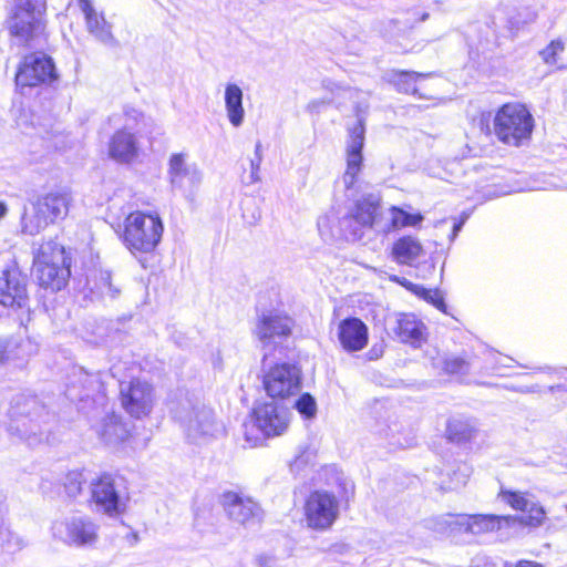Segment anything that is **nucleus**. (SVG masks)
Returning a JSON list of instances; mask_svg holds the SVG:
<instances>
[{"mask_svg": "<svg viewBox=\"0 0 567 567\" xmlns=\"http://www.w3.org/2000/svg\"><path fill=\"white\" fill-rule=\"evenodd\" d=\"M471 470L467 465L463 464L457 467L451 475L449 484L444 487L445 489L453 491L465 486L467 478L470 477Z\"/></svg>", "mask_w": 567, "mask_h": 567, "instance_id": "40", "label": "nucleus"}, {"mask_svg": "<svg viewBox=\"0 0 567 567\" xmlns=\"http://www.w3.org/2000/svg\"><path fill=\"white\" fill-rule=\"evenodd\" d=\"M527 516L525 517H518L516 516L517 520L516 524H525L533 527H538L544 524L546 519V512L543 506H540L538 503L533 501L530 503V506L527 509Z\"/></svg>", "mask_w": 567, "mask_h": 567, "instance_id": "36", "label": "nucleus"}, {"mask_svg": "<svg viewBox=\"0 0 567 567\" xmlns=\"http://www.w3.org/2000/svg\"><path fill=\"white\" fill-rule=\"evenodd\" d=\"M11 435L35 445L47 439L51 414L37 396L19 394L8 410Z\"/></svg>", "mask_w": 567, "mask_h": 567, "instance_id": "1", "label": "nucleus"}, {"mask_svg": "<svg viewBox=\"0 0 567 567\" xmlns=\"http://www.w3.org/2000/svg\"><path fill=\"white\" fill-rule=\"evenodd\" d=\"M533 117L519 103H507L496 113L494 132L499 141L507 145L519 146L529 140L533 131Z\"/></svg>", "mask_w": 567, "mask_h": 567, "instance_id": "9", "label": "nucleus"}, {"mask_svg": "<svg viewBox=\"0 0 567 567\" xmlns=\"http://www.w3.org/2000/svg\"><path fill=\"white\" fill-rule=\"evenodd\" d=\"M185 153H174L168 161V178L172 187L192 196L203 181V173L196 164H188Z\"/></svg>", "mask_w": 567, "mask_h": 567, "instance_id": "17", "label": "nucleus"}, {"mask_svg": "<svg viewBox=\"0 0 567 567\" xmlns=\"http://www.w3.org/2000/svg\"><path fill=\"white\" fill-rule=\"evenodd\" d=\"M447 518H451V520L460 518V514H457V515L456 514H445V515L434 518L432 520V524H433L432 528L435 532L441 533V534L460 532L458 524L449 522L450 519H447Z\"/></svg>", "mask_w": 567, "mask_h": 567, "instance_id": "39", "label": "nucleus"}, {"mask_svg": "<svg viewBox=\"0 0 567 567\" xmlns=\"http://www.w3.org/2000/svg\"><path fill=\"white\" fill-rule=\"evenodd\" d=\"M188 440L198 443L219 431L215 412L198 399L184 398L172 409Z\"/></svg>", "mask_w": 567, "mask_h": 567, "instance_id": "5", "label": "nucleus"}, {"mask_svg": "<svg viewBox=\"0 0 567 567\" xmlns=\"http://www.w3.org/2000/svg\"><path fill=\"white\" fill-rule=\"evenodd\" d=\"M244 93L239 85L228 83L225 87V110L229 123L234 127L243 125L245 120V109L243 105Z\"/></svg>", "mask_w": 567, "mask_h": 567, "instance_id": "26", "label": "nucleus"}, {"mask_svg": "<svg viewBox=\"0 0 567 567\" xmlns=\"http://www.w3.org/2000/svg\"><path fill=\"white\" fill-rule=\"evenodd\" d=\"M90 493L91 505L96 512L115 516L125 511L127 493L120 477L102 474L91 481Z\"/></svg>", "mask_w": 567, "mask_h": 567, "instance_id": "10", "label": "nucleus"}, {"mask_svg": "<svg viewBox=\"0 0 567 567\" xmlns=\"http://www.w3.org/2000/svg\"><path fill=\"white\" fill-rule=\"evenodd\" d=\"M8 358V342L3 339H0V363H2Z\"/></svg>", "mask_w": 567, "mask_h": 567, "instance_id": "49", "label": "nucleus"}, {"mask_svg": "<svg viewBox=\"0 0 567 567\" xmlns=\"http://www.w3.org/2000/svg\"><path fill=\"white\" fill-rule=\"evenodd\" d=\"M423 292L425 299L430 300L437 309L445 312L446 305L439 291L423 289Z\"/></svg>", "mask_w": 567, "mask_h": 567, "instance_id": "45", "label": "nucleus"}, {"mask_svg": "<svg viewBox=\"0 0 567 567\" xmlns=\"http://www.w3.org/2000/svg\"><path fill=\"white\" fill-rule=\"evenodd\" d=\"M323 85H324V87H326V89H328V90H330V91H333V87H332V86H334V84H333V83H331V82L326 83V82H324V83H323Z\"/></svg>", "mask_w": 567, "mask_h": 567, "instance_id": "56", "label": "nucleus"}, {"mask_svg": "<svg viewBox=\"0 0 567 567\" xmlns=\"http://www.w3.org/2000/svg\"><path fill=\"white\" fill-rule=\"evenodd\" d=\"M338 340L347 352H357L368 344L369 333L367 324L359 318H347L339 322Z\"/></svg>", "mask_w": 567, "mask_h": 567, "instance_id": "22", "label": "nucleus"}, {"mask_svg": "<svg viewBox=\"0 0 567 567\" xmlns=\"http://www.w3.org/2000/svg\"><path fill=\"white\" fill-rule=\"evenodd\" d=\"M289 411L275 402L257 405L250 420L244 424V435L250 446L257 445L262 436L281 435L289 426Z\"/></svg>", "mask_w": 567, "mask_h": 567, "instance_id": "8", "label": "nucleus"}, {"mask_svg": "<svg viewBox=\"0 0 567 567\" xmlns=\"http://www.w3.org/2000/svg\"><path fill=\"white\" fill-rule=\"evenodd\" d=\"M261 162L251 159L250 161V175L248 184H255L260 181L259 171Z\"/></svg>", "mask_w": 567, "mask_h": 567, "instance_id": "47", "label": "nucleus"}, {"mask_svg": "<svg viewBox=\"0 0 567 567\" xmlns=\"http://www.w3.org/2000/svg\"><path fill=\"white\" fill-rule=\"evenodd\" d=\"M55 79L56 72L52 59L40 52L25 55L16 74V83L21 87L51 83Z\"/></svg>", "mask_w": 567, "mask_h": 567, "instance_id": "15", "label": "nucleus"}, {"mask_svg": "<svg viewBox=\"0 0 567 567\" xmlns=\"http://www.w3.org/2000/svg\"><path fill=\"white\" fill-rule=\"evenodd\" d=\"M516 516L512 515L460 514V518L453 519L452 523L458 524V530L473 535H482L513 527L516 525ZM449 522H451V519Z\"/></svg>", "mask_w": 567, "mask_h": 567, "instance_id": "21", "label": "nucleus"}, {"mask_svg": "<svg viewBox=\"0 0 567 567\" xmlns=\"http://www.w3.org/2000/svg\"><path fill=\"white\" fill-rule=\"evenodd\" d=\"M82 13L85 18L87 31L99 41L110 43L113 40L111 25L106 22L102 12H97L93 4L85 3Z\"/></svg>", "mask_w": 567, "mask_h": 567, "instance_id": "28", "label": "nucleus"}, {"mask_svg": "<svg viewBox=\"0 0 567 567\" xmlns=\"http://www.w3.org/2000/svg\"><path fill=\"white\" fill-rule=\"evenodd\" d=\"M78 1H79V6H80L81 11L83 10V6L85 3L92 4V2L90 0H78Z\"/></svg>", "mask_w": 567, "mask_h": 567, "instance_id": "55", "label": "nucleus"}, {"mask_svg": "<svg viewBox=\"0 0 567 567\" xmlns=\"http://www.w3.org/2000/svg\"><path fill=\"white\" fill-rule=\"evenodd\" d=\"M423 252L421 243L412 236L399 238L392 247V257L400 265L412 266Z\"/></svg>", "mask_w": 567, "mask_h": 567, "instance_id": "27", "label": "nucleus"}, {"mask_svg": "<svg viewBox=\"0 0 567 567\" xmlns=\"http://www.w3.org/2000/svg\"><path fill=\"white\" fill-rule=\"evenodd\" d=\"M24 546V539L17 533L11 530H6L2 533V547L6 551L13 554L21 550Z\"/></svg>", "mask_w": 567, "mask_h": 567, "instance_id": "41", "label": "nucleus"}, {"mask_svg": "<svg viewBox=\"0 0 567 567\" xmlns=\"http://www.w3.org/2000/svg\"><path fill=\"white\" fill-rule=\"evenodd\" d=\"M223 506L231 520L245 527L257 526L262 520V509L250 497L227 492L223 495Z\"/></svg>", "mask_w": 567, "mask_h": 567, "instance_id": "20", "label": "nucleus"}, {"mask_svg": "<svg viewBox=\"0 0 567 567\" xmlns=\"http://www.w3.org/2000/svg\"><path fill=\"white\" fill-rule=\"evenodd\" d=\"M330 102V100H312L311 102H309V104L307 105V110L311 113H318L320 111V109L328 104Z\"/></svg>", "mask_w": 567, "mask_h": 567, "instance_id": "48", "label": "nucleus"}, {"mask_svg": "<svg viewBox=\"0 0 567 567\" xmlns=\"http://www.w3.org/2000/svg\"><path fill=\"white\" fill-rule=\"evenodd\" d=\"M28 278L16 266H9L0 275V315L16 316L27 328L32 320L29 306Z\"/></svg>", "mask_w": 567, "mask_h": 567, "instance_id": "4", "label": "nucleus"}, {"mask_svg": "<svg viewBox=\"0 0 567 567\" xmlns=\"http://www.w3.org/2000/svg\"><path fill=\"white\" fill-rule=\"evenodd\" d=\"M258 567H277V558L270 554H260L256 558Z\"/></svg>", "mask_w": 567, "mask_h": 567, "instance_id": "46", "label": "nucleus"}, {"mask_svg": "<svg viewBox=\"0 0 567 567\" xmlns=\"http://www.w3.org/2000/svg\"><path fill=\"white\" fill-rule=\"evenodd\" d=\"M390 427H386V429H381V430H378L377 433L380 434L381 436H384V437H389L390 436Z\"/></svg>", "mask_w": 567, "mask_h": 567, "instance_id": "54", "label": "nucleus"}, {"mask_svg": "<svg viewBox=\"0 0 567 567\" xmlns=\"http://www.w3.org/2000/svg\"><path fill=\"white\" fill-rule=\"evenodd\" d=\"M298 412L307 419L313 417L317 412V404L315 399L308 394H302L295 403Z\"/></svg>", "mask_w": 567, "mask_h": 567, "instance_id": "42", "label": "nucleus"}, {"mask_svg": "<svg viewBox=\"0 0 567 567\" xmlns=\"http://www.w3.org/2000/svg\"><path fill=\"white\" fill-rule=\"evenodd\" d=\"M54 538L75 547L92 546L99 537V526L85 515H71L52 525Z\"/></svg>", "mask_w": 567, "mask_h": 567, "instance_id": "12", "label": "nucleus"}, {"mask_svg": "<svg viewBox=\"0 0 567 567\" xmlns=\"http://www.w3.org/2000/svg\"><path fill=\"white\" fill-rule=\"evenodd\" d=\"M295 321L282 312L264 313L257 321L254 333L264 348L274 347L291 334Z\"/></svg>", "mask_w": 567, "mask_h": 567, "instance_id": "19", "label": "nucleus"}, {"mask_svg": "<svg viewBox=\"0 0 567 567\" xmlns=\"http://www.w3.org/2000/svg\"><path fill=\"white\" fill-rule=\"evenodd\" d=\"M396 337L413 347H420L424 340V324L414 315L403 313L396 317L392 328Z\"/></svg>", "mask_w": 567, "mask_h": 567, "instance_id": "25", "label": "nucleus"}, {"mask_svg": "<svg viewBox=\"0 0 567 567\" xmlns=\"http://www.w3.org/2000/svg\"><path fill=\"white\" fill-rule=\"evenodd\" d=\"M464 221H460L453 226V237L457 235V233L461 230Z\"/></svg>", "mask_w": 567, "mask_h": 567, "instance_id": "53", "label": "nucleus"}, {"mask_svg": "<svg viewBox=\"0 0 567 567\" xmlns=\"http://www.w3.org/2000/svg\"><path fill=\"white\" fill-rule=\"evenodd\" d=\"M471 363L460 357H447L443 360V370L449 374H466Z\"/></svg>", "mask_w": 567, "mask_h": 567, "instance_id": "38", "label": "nucleus"}, {"mask_svg": "<svg viewBox=\"0 0 567 567\" xmlns=\"http://www.w3.org/2000/svg\"><path fill=\"white\" fill-rule=\"evenodd\" d=\"M427 17H429V14H427V13H424V14L422 16V21L426 20V19H427Z\"/></svg>", "mask_w": 567, "mask_h": 567, "instance_id": "57", "label": "nucleus"}, {"mask_svg": "<svg viewBox=\"0 0 567 567\" xmlns=\"http://www.w3.org/2000/svg\"><path fill=\"white\" fill-rule=\"evenodd\" d=\"M255 161H259L261 162L262 161V154H261V144L260 143H257L256 144V147H255Z\"/></svg>", "mask_w": 567, "mask_h": 567, "instance_id": "51", "label": "nucleus"}, {"mask_svg": "<svg viewBox=\"0 0 567 567\" xmlns=\"http://www.w3.org/2000/svg\"><path fill=\"white\" fill-rule=\"evenodd\" d=\"M85 483L86 478L83 471H70L63 478L64 491L66 495L72 498L76 497L81 493Z\"/></svg>", "mask_w": 567, "mask_h": 567, "instance_id": "33", "label": "nucleus"}, {"mask_svg": "<svg viewBox=\"0 0 567 567\" xmlns=\"http://www.w3.org/2000/svg\"><path fill=\"white\" fill-rule=\"evenodd\" d=\"M381 198L377 194H369L357 200L353 208L339 220V226L347 240H359L364 229L373 227L380 216Z\"/></svg>", "mask_w": 567, "mask_h": 567, "instance_id": "11", "label": "nucleus"}, {"mask_svg": "<svg viewBox=\"0 0 567 567\" xmlns=\"http://www.w3.org/2000/svg\"><path fill=\"white\" fill-rule=\"evenodd\" d=\"M87 287L91 292L101 297L115 298L120 293L111 281V272L109 270H94L87 277Z\"/></svg>", "mask_w": 567, "mask_h": 567, "instance_id": "30", "label": "nucleus"}, {"mask_svg": "<svg viewBox=\"0 0 567 567\" xmlns=\"http://www.w3.org/2000/svg\"><path fill=\"white\" fill-rule=\"evenodd\" d=\"M80 381L84 389V394L80 396V400L89 399L94 393H100L103 390V382L100 373H87L82 371Z\"/></svg>", "mask_w": 567, "mask_h": 567, "instance_id": "34", "label": "nucleus"}, {"mask_svg": "<svg viewBox=\"0 0 567 567\" xmlns=\"http://www.w3.org/2000/svg\"><path fill=\"white\" fill-rule=\"evenodd\" d=\"M71 197L66 192L54 190L37 196L24 205L20 225L24 234L35 236L49 225L65 218Z\"/></svg>", "mask_w": 567, "mask_h": 567, "instance_id": "2", "label": "nucleus"}, {"mask_svg": "<svg viewBox=\"0 0 567 567\" xmlns=\"http://www.w3.org/2000/svg\"><path fill=\"white\" fill-rule=\"evenodd\" d=\"M429 74L417 73V72H408V71H396L393 70L386 74V79L390 83H392L400 92L417 94L416 81L419 79H425Z\"/></svg>", "mask_w": 567, "mask_h": 567, "instance_id": "31", "label": "nucleus"}, {"mask_svg": "<svg viewBox=\"0 0 567 567\" xmlns=\"http://www.w3.org/2000/svg\"><path fill=\"white\" fill-rule=\"evenodd\" d=\"M47 0H14L8 19L10 34L27 44L45 29Z\"/></svg>", "mask_w": 567, "mask_h": 567, "instance_id": "7", "label": "nucleus"}, {"mask_svg": "<svg viewBox=\"0 0 567 567\" xmlns=\"http://www.w3.org/2000/svg\"><path fill=\"white\" fill-rule=\"evenodd\" d=\"M365 141V127L363 118H359L358 123L349 128V135L346 143V171L341 178L347 190V196H354L359 183V174L363 167L362 151Z\"/></svg>", "mask_w": 567, "mask_h": 567, "instance_id": "13", "label": "nucleus"}, {"mask_svg": "<svg viewBox=\"0 0 567 567\" xmlns=\"http://www.w3.org/2000/svg\"><path fill=\"white\" fill-rule=\"evenodd\" d=\"M476 423L471 419L454 416L447 421L446 436L451 442L467 443L476 436Z\"/></svg>", "mask_w": 567, "mask_h": 567, "instance_id": "29", "label": "nucleus"}, {"mask_svg": "<svg viewBox=\"0 0 567 567\" xmlns=\"http://www.w3.org/2000/svg\"><path fill=\"white\" fill-rule=\"evenodd\" d=\"M307 526L317 532L329 529L339 515L338 498L327 491L310 493L303 505Z\"/></svg>", "mask_w": 567, "mask_h": 567, "instance_id": "14", "label": "nucleus"}, {"mask_svg": "<svg viewBox=\"0 0 567 567\" xmlns=\"http://www.w3.org/2000/svg\"><path fill=\"white\" fill-rule=\"evenodd\" d=\"M499 496L502 501L508 504L512 508L520 512H527L528 507L533 499L527 497L526 493L522 492H512V491H501Z\"/></svg>", "mask_w": 567, "mask_h": 567, "instance_id": "35", "label": "nucleus"}, {"mask_svg": "<svg viewBox=\"0 0 567 567\" xmlns=\"http://www.w3.org/2000/svg\"><path fill=\"white\" fill-rule=\"evenodd\" d=\"M312 453L308 449L300 450L299 454L290 463L292 472H299L302 467L308 464L312 457Z\"/></svg>", "mask_w": 567, "mask_h": 567, "instance_id": "44", "label": "nucleus"}, {"mask_svg": "<svg viewBox=\"0 0 567 567\" xmlns=\"http://www.w3.org/2000/svg\"><path fill=\"white\" fill-rule=\"evenodd\" d=\"M264 385L271 398L293 395L300 390V370L295 364H277L264 377Z\"/></svg>", "mask_w": 567, "mask_h": 567, "instance_id": "18", "label": "nucleus"}, {"mask_svg": "<svg viewBox=\"0 0 567 567\" xmlns=\"http://www.w3.org/2000/svg\"><path fill=\"white\" fill-rule=\"evenodd\" d=\"M122 118L124 120V122H123V127L121 130L130 131V130L134 128L135 125L138 124V122L142 118V113L134 107L125 106L123 109V113L114 114L111 117V121L114 123H120Z\"/></svg>", "mask_w": 567, "mask_h": 567, "instance_id": "37", "label": "nucleus"}, {"mask_svg": "<svg viewBox=\"0 0 567 567\" xmlns=\"http://www.w3.org/2000/svg\"><path fill=\"white\" fill-rule=\"evenodd\" d=\"M137 140L126 130H117L110 140L109 155L120 163H130L137 156Z\"/></svg>", "mask_w": 567, "mask_h": 567, "instance_id": "23", "label": "nucleus"}, {"mask_svg": "<svg viewBox=\"0 0 567 567\" xmlns=\"http://www.w3.org/2000/svg\"><path fill=\"white\" fill-rule=\"evenodd\" d=\"M96 434L109 445L124 442L130 434L127 425L115 413H109L94 426Z\"/></svg>", "mask_w": 567, "mask_h": 567, "instance_id": "24", "label": "nucleus"}, {"mask_svg": "<svg viewBox=\"0 0 567 567\" xmlns=\"http://www.w3.org/2000/svg\"><path fill=\"white\" fill-rule=\"evenodd\" d=\"M8 214V206L6 203L0 202V220L4 218Z\"/></svg>", "mask_w": 567, "mask_h": 567, "instance_id": "52", "label": "nucleus"}, {"mask_svg": "<svg viewBox=\"0 0 567 567\" xmlns=\"http://www.w3.org/2000/svg\"><path fill=\"white\" fill-rule=\"evenodd\" d=\"M164 225L157 213L136 210L124 221V244L132 254H150L162 240Z\"/></svg>", "mask_w": 567, "mask_h": 567, "instance_id": "6", "label": "nucleus"}, {"mask_svg": "<svg viewBox=\"0 0 567 567\" xmlns=\"http://www.w3.org/2000/svg\"><path fill=\"white\" fill-rule=\"evenodd\" d=\"M71 258L63 246L47 241L33 251V271L41 287L52 291L61 290L68 282Z\"/></svg>", "mask_w": 567, "mask_h": 567, "instance_id": "3", "label": "nucleus"}, {"mask_svg": "<svg viewBox=\"0 0 567 567\" xmlns=\"http://www.w3.org/2000/svg\"><path fill=\"white\" fill-rule=\"evenodd\" d=\"M516 567H543V565L532 560H519Z\"/></svg>", "mask_w": 567, "mask_h": 567, "instance_id": "50", "label": "nucleus"}, {"mask_svg": "<svg viewBox=\"0 0 567 567\" xmlns=\"http://www.w3.org/2000/svg\"><path fill=\"white\" fill-rule=\"evenodd\" d=\"M390 212L393 228L415 227L423 220L421 214H410L395 206L391 207Z\"/></svg>", "mask_w": 567, "mask_h": 567, "instance_id": "32", "label": "nucleus"}, {"mask_svg": "<svg viewBox=\"0 0 567 567\" xmlns=\"http://www.w3.org/2000/svg\"><path fill=\"white\" fill-rule=\"evenodd\" d=\"M121 402L124 410L140 419L151 413L154 405L153 386L146 381L134 379L120 384Z\"/></svg>", "mask_w": 567, "mask_h": 567, "instance_id": "16", "label": "nucleus"}, {"mask_svg": "<svg viewBox=\"0 0 567 567\" xmlns=\"http://www.w3.org/2000/svg\"><path fill=\"white\" fill-rule=\"evenodd\" d=\"M565 49V44L561 40H553L539 54L546 64H555L557 55Z\"/></svg>", "mask_w": 567, "mask_h": 567, "instance_id": "43", "label": "nucleus"}]
</instances>
